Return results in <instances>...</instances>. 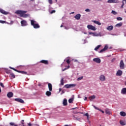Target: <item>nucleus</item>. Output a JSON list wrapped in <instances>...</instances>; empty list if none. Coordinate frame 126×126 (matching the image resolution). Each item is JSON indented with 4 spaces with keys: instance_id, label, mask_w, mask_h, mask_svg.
<instances>
[{
    "instance_id": "obj_63",
    "label": "nucleus",
    "mask_w": 126,
    "mask_h": 126,
    "mask_svg": "<svg viewBox=\"0 0 126 126\" xmlns=\"http://www.w3.org/2000/svg\"><path fill=\"white\" fill-rule=\"evenodd\" d=\"M125 85L126 86V81L125 82Z\"/></svg>"
},
{
    "instance_id": "obj_4",
    "label": "nucleus",
    "mask_w": 126,
    "mask_h": 126,
    "mask_svg": "<svg viewBox=\"0 0 126 126\" xmlns=\"http://www.w3.org/2000/svg\"><path fill=\"white\" fill-rule=\"evenodd\" d=\"M75 86H76V85L74 84H66L65 85L64 87H65V88H71L72 87H75Z\"/></svg>"
},
{
    "instance_id": "obj_56",
    "label": "nucleus",
    "mask_w": 126,
    "mask_h": 126,
    "mask_svg": "<svg viewBox=\"0 0 126 126\" xmlns=\"http://www.w3.org/2000/svg\"><path fill=\"white\" fill-rule=\"evenodd\" d=\"M90 35H91V34H94L93 32H89Z\"/></svg>"
},
{
    "instance_id": "obj_5",
    "label": "nucleus",
    "mask_w": 126,
    "mask_h": 126,
    "mask_svg": "<svg viewBox=\"0 0 126 126\" xmlns=\"http://www.w3.org/2000/svg\"><path fill=\"white\" fill-rule=\"evenodd\" d=\"M87 28L88 29H89L90 30H93V31H95L96 30V28H95V27H94L91 25H88Z\"/></svg>"
},
{
    "instance_id": "obj_31",
    "label": "nucleus",
    "mask_w": 126,
    "mask_h": 126,
    "mask_svg": "<svg viewBox=\"0 0 126 126\" xmlns=\"http://www.w3.org/2000/svg\"><path fill=\"white\" fill-rule=\"evenodd\" d=\"M68 102H69V103H73V98H70V99L68 100Z\"/></svg>"
},
{
    "instance_id": "obj_57",
    "label": "nucleus",
    "mask_w": 126,
    "mask_h": 126,
    "mask_svg": "<svg viewBox=\"0 0 126 126\" xmlns=\"http://www.w3.org/2000/svg\"><path fill=\"white\" fill-rule=\"evenodd\" d=\"M59 91H60V92H61V91H62V88L59 89Z\"/></svg>"
},
{
    "instance_id": "obj_41",
    "label": "nucleus",
    "mask_w": 126,
    "mask_h": 126,
    "mask_svg": "<svg viewBox=\"0 0 126 126\" xmlns=\"http://www.w3.org/2000/svg\"><path fill=\"white\" fill-rule=\"evenodd\" d=\"M0 85L1 87H2V88H4V85L2 83H0Z\"/></svg>"
},
{
    "instance_id": "obj_39",
    "label": "nucleus",
    "mask_w": 126,
    "mask_h": 126,
    "mask_svg": "<svg viewBox=\"0 0 126 126\" xmlns=\"http://www.w3.org/2000/svg\"><path fill=\"white\" fill-rule=\"evenodd\" d=\"M48 2L50 4H53V0H48Z\"/></svg>"
},
{
    "instance_id": "obj_38",
    "label": "nucleus",
    "mask_w": 126,
    "mask_h": 126,
    "mask_svg": "<svg viewBox=\"0 0 126 126\" xmlns=\"http://www.w3.org/2000/svg\"><path fill=\"white\" fill-rule=\"evenodd\" d=\"M81 79H83V76H81V77L78 78L77 80L79 81V80H81Z\"/></svg>"
},
{
    "instance_id": "obj_9",
    "label": "nucleus",
    "mask_w": 126,
    "mask_h": 126,
    "mask_svg": "<svg viewBox=\"0 0 126 126\" xmlns=\"http://www.w3.org/2000/svg\"><path fill=\"white\" fill-rule=\"evenodd\" d=\"M108 3H118L119 1L116 0H107Z\"/></svg>"
},
{
    "instance_id": "obj_12",
    "label": "nucleus",
    "mask_w": 126,
    "mask_h": 126,
    "mask_svg": "<svg viewBox=\"0 0 126 126\" xmlns=\"http://www.w3.org/2000/svg\"><path fill=\"white\" fill-rule=\"evenodd\" d=\"M93 61L96 63H101V59L100 58H94Z\"/></svg>"
},
{
    "instance_id": "obj_22",
    "label": "nucleus",
    "mask_w": 126,
    "mask_h": 126,
    "mask_svg": "<svg viewBox=\"0 0 126 126\" xmlns=\"http://www.w3.org/2000/svg\"><path fill=\"white\" fill-rule=\"evenodd\" d=\"M105 113L106 114V115H111V111L109 109H106Z\"/></svg>"
},
{
    "instance_id": "obj_34",
    "label": "nucleus",
    "mask_w": 126,
    "mask_h": 126,
    "mask_svg": "<svg viewBox=\"0 0 126 126\" xmlns=\"http://www.w3.org/2000/svg\"><path fill=\"white\" fill-rule=\"evenodd\" d=\"M111 13L114 14V15H116V14H118V13L114 10L112 11Z\"/></svg>"
},
{
    "instance_id": "obj_16",
    "label": "nucleus",
    "mask_w": 126,
    "mask_h": 126,
    "mask_svg": "<svg viewBox=\"0 0 126 126\" xmlns=\"http://www.w3.org/2000/svg\"><path fill=\"white\" fill-rule=\"evenodd\" d=\"M0 13L4 14L5 15H6L7 14H8V12H6L1 8H0Z\"/></svg>"
},
{
    "instance_id": "obj_64",
    "label": "nucleus",
    "mask_w": 126,
    "mask_h": 126,
    "mask_svg": "<svg viewBox=\"0 0 126 126\" xmlns=\"http://www.w3.org/2000/svg\"><path fill=\"white\" fill-rule=\"evenodd\" d=\"M33 0H31V1H33Z\"/></svg>"
},
{
    "instance_id": "obj_58",
    "label": "nucleus",
    "mask_w": 126,
    "mask_h": 126,
    "mask_svg": "<svg viewBox=\"0 0 126 126\" xmlns=\"http://www.w3.org/2000/svg\"><path fill=\"white\" fill-rule=\"evenodd\" d=\"M69 67H70V66H69V65H68L67 69V68H69Z\"/></svg>"
},
{
    "instance_id": "obj_26",
    "label": "nucleus",
    "mask_w": 126,
    "mask_h": 126,
    "mask_svg": "<svg viewBox=\"0 0 126 126\" xmlns=\"http://www.w3.org/2000/svg\"><path fill=\"white\" fill-rule=\"evenodd\" d=\"M46 95L47 96H51V95H52V93L50 91H47L46 92Z\"/></svg>"
},
{
    "instance_id": "obj_29",
    "label": "nucleus",
    "mask_w": 126,
    "mask_h": 126,
    "mask_svg": "<svg viewBox=\"0 0 126 126\" xmlns=\"http://www.w3.org/2000/svg\"><path fill=\"white\" fill-rule=\"evenodd\" d=\"M120 124L121 125V126H126V123H125V122L122 120L120 121Z\"/></svg>"
},
{
    "instance_id": "obj_28",
    "label": "nucleus",
    "mask_w": 126,
    "mask_h": 126,
    "mask_svg": "<svg viewBox=\"0 0 126 126\" xmlns=\"http://www.w3.org/2000/svg\"><path fill=\"white\" fill-rule=\"evenodd\" d=\"M95 98H96V96L94 95L91 96H90L89 97V99H90V100H91V99L93 100V99H95Z\"/></svg>"
},
{
    "instance_id": "obj_59",
    "label": "nucleus",
    "mask_w": 126,
    "mask_h": 126,
    "mask_svg": "<svg viewBox=\"0 0 126 126\" xmlns=\"http://www.w3.org/2000/svg\"><path fill=\"white\" fill-rule=\"evenodd\" d=\"M75 109H76V108H72V110H75Z\"/></svg>"
},
{
    "instance_id": "obj_7",
    "label": "nucleus",
    "mask_w": 126,
    "mask_h": 126,
    "mask_svg": "<svg viewBox=\"0 0 126 126\" xmlns=\"http://www.w3.org/2000/svg\"><path fill=\"white\" fill-rule=\"evenodd\" d=\"M14 100L19 103H21L22 104H24V100L21 98H15Z\"/></svg>"
},
{
    "instance_id": "obj_36",
    "label": "nucleus",
    "mask_w": 126,
    "mask_h": 126,
    "mask_svg": "<svg viewBox=\"0 0 126 126\" xmlns=\"http://www.w3.org/2000/svg\"><path fill=\"white\" fill-rule=\"evenodd\" d=\"M74 118L75 119V120H77V121H79L80 120V118H77L75 115H74Z\"/></svg>"
},
{
    "instance_id": "obj_43",
    "label": "nucleus",
    "mask_w": 126,
    "mask_h": 126,
    "mask_svg": "<svg viewBox=\"0 0 126 126\" xmlns=\"http://www.w3.org/2000/svg\"><path fill=\"white\" fill-rule=\"evenodd\" d=\"M56 12V11L55 10H53L50 12L51 14H53V13H55Z\"/></svg>"
},
{
    "instance_id": "obj_50",
    "label": "nucleus",
    "mask_w": 126,
    "mask_h": 126,
    "mask_svg": "<svg viewBox=\"0 0 126 126\" xmlns=\"http://www.w3.org/2000/svg\"><path fill=\"white\" fill-rule=\"evenodd\" d=\"M66 69H67V68H65L64 69H63L62 71H64V70H66Z\"/></svg>"
},
{
    "instance_id": "obj_60",
    "label": "nucleus",
    "mask_w": 126,
    "mask_h": 126,
    "mask_svg": "<svg viewBox=\"0 0 126 126\" xmlns=\"http://www.w3.org/2000/svg\"><path fill=\"white\" fill-rule=\"evenodd\" d=\"M80 114H83V112H78Z\"/></svg>"
},
{
    "instance_id": "obj_47",
    "label": "nucleus",
    "mask_w": 126,
    "mask_h": 126,
    "mask_svg": "<svg viewBox=\"0 0 126 126\" xmlns=\"http://www.w3.org/2000/svg\"><path fill=\"white\" fill-rule=\"evenodd\" d=\"M89 116V115L88 114V113H86V114H85L84 115V117H87V116Z\"/></svg>"
},
{
    "instance_id": "obj_35",
    "label": "nucleus",
    "mask_w": 126,
    "mask_h": 126,
    "mask_svg": "<svg viewBox=\"0 0 126 126\" xmlns=\"http://www.w3.org/2000/svg\"><path fill=\"white\" fill-rule=\"evenodd\" d=\"M10 125L11 126H18V125H16L15 124H14V123H12V122L10 123Z\"/></svg>"
},
{
    "instance_id": "obj_32",
    "label": "nucleus",
    "mask_w": 126,
    "mask_h": 126,
    "mask_svg": "<svg viewBox=\"0 0 126 126\" xmlns=\"http://www.w3.org/2000/svg\"><path fill=\"white\" fill-rule=\"evenodd\" d=\"M10 75H11V77H12V78H15V75L13 73H11Z\"/></svg>"
},
{
    "instance_id": "obj_10",
    "label": "nucleus",
    "mask_w": 126,
    "mask_h": 126,
    "mask_svg": "<svg viewBox=\"0 0 126 126\" xmlns=\"http://www.w3.org/2000/svg\"><path fill=\"white\" fill-rule=\"evenodd\" d=\"M99 80H100V81H105V80H106V77H105L104 75H101L99 76Z\"/></svg>"
},
{
    "instance_id": "obj_21",
    "label": "nucleus",
    "mask_w": 126,
    "mask_h": 126,
    "mask_svg": "<svg viewBox=\"0 0 126 126\" xmlns=\"http://www.w3.org/2000/svg\"><path fill=\"white\" fill-rule=\"evenodd\" d=\"M120 115L122 116V117H126V112H124V111H121L120 113Z\"/></svg>"
},
{
    "instance_id": "obj_27",
    "label": "nucleus",
    "mask_w": 126,
    "mask_h": 126,
    "mask_svg": "<svg viewBox=\"0 0 126 126\" xmlns=\"http://www.w3.org/2000/svg\"><path fill=\"white\" fill-rule=\"evenodd\" d=\"M101 45H99L97 46H96L95 48H94V51H98V50H99V49H100V47H101Z\"/></svg>"
},
{
    "instance_id": "obj_61",
    "label": "nucleus",
    "mask_w": 126,
    "mask_h": 126,
    "mask_svg": "<svg viewBox=\"0 0 126 126\" xmlns=\"http://www.w3.org/2000/svg\"><path fill=\"white\" fill-rule=\"evenodd\" d=\"M63 25H61V28H62V27H63Z\"/></svg>"
},
{
    "instance_id": "obj_51",
    "label": "nucleus",
    "mask_w": 126,
    "mask_h": 126,
    "mask_svg": "<svg viewBox=\"0 0 126 126\" xmlns=\"http://www.w3.org/2000/svg\"><path fill=\"white\" fill-rule=\"evenodd\" d=\"M28 125L29 126H32V124H31V123H29Z\"/></svg>"
},
{
    "instance_id": "obj_46",
    "label": "nucleus",
    "mask_w": 126,
    "mask_h": 126,
    "mask_svg": "<svg viewBox=\"0 0 126 126\" xmlns=\"http://www.w3.org/2000/svg\"><path fill=\"white\" fill-rule=\"evenodd\" d=\"M21 124H22V125H23V126H24V120L21 121Z\"/></svg>"
},
{
    "instance_id": "obj_49",
    "label": "nucleus",
    "mask_w": 126,
    "mask_h": 126,
    "mask_svg": "<svg viewBox=\"0 0 126 126\" xmlns=\"http://www.w3.org/2000/svg\"><path fill=\"white\" fill-rule=\"evenodd\" d=\"M100 111L101 113H102L103 114H104L105 113V112H104V111L100 109V110H99Z\"/></svg>"
},
{
    "instance_id": "obj_17",
    "label": "nucleus",
    "mask_w": 126,
    "mask_h": 126,
    "mask_svg": "<svg viewBox=\"0 0 126 126\" xmlns=\"http://www.w3.org/2000/svg\"><path fill=\"white\" fill-rule=\"evenodd\" d=\"M80 17H81V15H80V14H77L74 16V18L77 20H79V19H80Z\"/></svg>"
},
{
    "instance_id": "obj_2",
    "label": "nucleus",
    "mask_w": 126,
    "mask_h": 126,
    "mask_svg": "<svg viewBox=\"0 0 126 126\" xmlns=\"http://www.w3.org/2000/svg\"><path fill=\"white\" fill-rule=\"evenodd\" d=\"M31 24L34 29H38L40 27L39 24H37V22L33 20H31Z\"/></svg>"
},
{
    "instance_id": "obj_45",
    "label": "nucleus",
    "mask_w": 126,
    "mask_h": 126,
    "mask_svg": "<svg viewBox=\"0 0 126 126\" xmlns=\"http://www.w3.org/2000/svg\"><path fill=\"white\" fill-rule=\"evenodd\" d=\"M85 11H86V12H90V9L87 8V9H86L85 10Z\"/></svg>"
},
{
    "instance_id": "obj_24",
    "label": "nucleus",
    "mask_w": 126,
    "mask_h": 126,
    "mask_svg": "<svg viewBox=\"0 0 126 126\" xmlns=\"http://www.w3.org/2000/svg\"><path fill=\"white\" fill-rule=\"evenodd\" d=\"M115 26L116 27H121L123 26V23L120 22V23L116 24Z\"/></svg>"
},
{
    "instance_id": "obj_62",
    "label": "nucleus",
    "mask_w": 126,
    "mask_h": 126,
    "mask_svg": "<svg viewBox=\"0 0 126 126\" xmlns=\"http://www.w3.org/2000/svg\"><path fill=\"white\" fill-rule=\"evenodd\" d=\"M1 92V89L0 88V93Z\"/></svg>"
},
{
    "instance_id": "obj_42",
    "label": "nucleus",
    "mask_w": 126,
    "mask_h": 126,
    "mask_svg": "<svg viewBox=\"0 0 126 126\" xmlns=\"http://www.w3.org/2000/svg\"><path fill=\"white\" fill-rule=\"evenodd\" d=\"M66 62L68 64H69V63H70V61H69V59H68L66 61Z\"/></svg>"
},
{
    "instance_id": "obj_6",
    "label": "nucleus",
    "mask_w": 126,
    "mask_h": 126,
    "mask_svg": "<svg viewBox=\"0 0 126 126\" xmlns=\"http://www.w3.org/2000/svg\"><path fill=\"white\" fill-rule=\"evenodd\" d=\"M120 67L122 69H124L125 68V63H124V61L121 60L120 63Z\"/></svg>"
},
{
    "instance_id": "obj_13",
    "label": "nucleus",
    "mask_w": 126,
    "mask_h": 126,
    "mask_svg": "<svg viewBox=\"0 0 126 126\" xmlns=\"http://www.w3.org/2000/svg\"><path fill=\"white\" fill-rule=\"evenodd\" d=\"M7 97H8V98H12V97H13V93L11 92L8 93L7 94Z\"/></svg>"
},
{
    "instance_id": "obj_52",
    "label": "nucleus",
    "mask_w": 126,
    "mask_h": 126,
    "mask_svg": "<svg viewBox=\"0 0 126 126\" xmlns=\"http://www.w3.org/2000/svg\"><path fill=\"white\" fill-rule=\"evenodd\" d=\"M84 100L85 101H87V97H85Z\"/></svg>"
},
{
    "instance_id": "obj_15",
    "label": "nucleus",
    "mask_w": 126,
    "mask_h": 126,
    "mask_svg": "<svg viewBox=\"0 0 126 126\" xmlns=\"http://www.w3.org/2000/svg\"><path fill=\"white\" fill-rule=\"evenodd\" d=\"M41 63H44V64H49V61L48 60H41L40 61Z\"/></svg>"
},
{
    "instance_id": "obj_3",
    "label": "nucleus",
    "mask_w": 126,
    "mask_h": 126,
    "mask_svg": "<svg viewBox=\"0 0 126 126\" xmlns=\"http://www.w3.org/2000/svg\"><path fill=\"white\" fill-rule=\"evenodd\" d=\"M9 68L10 69H13V70H14V71H16L17 72H19V73H22V74H27V72L24 71H19L13 67H9Z\"/></svg>"
},
{
    "instance_id": "obj_14",
    "label": "nucleus",
    "mask_w": 126,
    "mask_h": 126,
    "mask_svg": "<svg viewBox=\"0 0 126 126\" xmlns=\"http://www.w3.org/2000/svg\"><path fill=\"white\" fill-rule=\"evenodd\" d=\"M123 74V71L121 70H118L116 73V75L117 76H121Z\"/></svg>"
},
{
    "instance_id": "obj_1",
    "label": "nucleus",
    "mask_w": 126,
    "mask_h": 126,
    "mask_svg": "<svg viewBox=\"0 0 126 126\" xmlns=\"http://www.w3.org/2000/svg\"><path fill=\"white\" fill-rule=\"evenodd\" d=\"M27 13V11H22V10H17L15 12V13H16V14H20L21 17H26L27 16V14H25V13Z\"/></svg>"
},
{
    "instance_id": "obj_53",
    "label": "nucleus",
    "mask_w": 126,
    "mask_h": 126,
    "mask_svg": "<svg viewBox=\"0 0 126 126\" xmlns=\"http://www.w3.org/2000/svg\"><path fill=\"white\" fill-rule=\"evenodd\" d=\"M87 118L88 121H89V115H88V116H87Z\"/></svg>"
},
{
    "instance_id": "obj_20",
    "label": "nucleus",
    "mask_w": 126,
    "mask_h": 126,
    "mask_svg": "<svg viewBox=\"0 0 126 126\" xmlns=\"http://www.w3.org/2000/svg\"><path fill=\"white\" fill-rule=\"evenodd\" d=\"M114 29V27L113 26H108L107 28V30H108V31H112Z\"/></svg>"
},
{
    "instance_id": "obj_11",
    "label": "nucleus",
    "mask_w": 126,
    "mask_h": 126,
    "mask_svg": "<svg viewBox=\"0 0 126 126\" xmlns=\"http://www.w3.org/2000/svg\"><path fill=\"white\" fill-rule=\"evenodd\" d=\"M108 46L107 45H105L104 48H103L102 49H101L99 53H103V52H105V51H107V50H108Z\"/></svg>"
},
{
    "instance_id": "obj_37",
    "label": "nucleus",
    "mask_w": 126,
    "mask_h": 126,
    "mask_svg": "<svg viewBox=\"0 0 126 126\" xmlns=\"http://www.w3.org/2000/svg\"><path fill=\"white\" fill-rule=\"evenodd\" d=\"M94 109H95V110H97L98 111H101V109H100V108H99L95 106H94Z\"/></svg>"
},
{
    "instance_id": "obj_30",
    "label": "nucleus",
    "mask_w": 126,
    "mask_h": 126,
    "mask_svg": "<svg viewBox=\"0 0 126 126\" xmlns=\"http://www.w3.org/2000/svg\"><path fill=\"white\" fill-rule=\"evenodd\" d=\"M64 84V82H63V78H62L61 80V85H63Z\"/></svg>"
},
{
    "instance_id": "obj_40",
    "label": "nucleus",
    "mask_w": 126,
    "mask_h": 126,
    "mask_svg": "<svg viewBox=\"0 0 126 126\" xmlns=\"http://www.w3.org/2000/svg\"><path fill=\"white\" fill-rule=\"evenodd\" d=\"M5 22V21L0 20V23H1L2 24H4Z\"/></svg>"
},
{
    "instance_id": "obj_19",
    "label": "nucleus",
    "mask_w": 126,
    "mask_h": 126,
    "mask_svg": "<svg viewBox=\"0 0 126 126\" xmlns=\"http://www.w3.org/2000/svg\"><path fill=\"white\" fill-rule=\"evenodd\" d=\"M48 85L49 91H52L53 90V87L52 86V84L48 83Z\"/></svg>"
},
{
    "instance_id": "obj_23",
    "label": "nucleus",
    "mask_w": 126,
    "mask_h": 126,
    "mask_svg": "<svg viewBox=\"0 0 126 126\" xmlns=\"http://www.w3.org/2000/svg\"><path fill=\"white\" fill-rule=\"evenodd\" d=\"M63 106H66L67 105V100L66 99H64L63 101Z\"/></svg>"
},
{
    "instance_id": "obj_54",
    "label": "nucleus",
    "mask_w": 126,
    "mask_h": 126,
    "mask_svg": "<svg viewBox=\"0 0 126 126\" xmlns=\"http://www.w3.org/2000/svg\"><path fill=\"white\" fill-rule=\"evenodd\" d=\"M64 126H71V125H64Z\"/></svg>"
},
{
    "instance_id": "obj_8",
    "label": "nucleus",
    "mask_w": 126,
    "mask_h": 126,
    "mask_svg": "<svg viewBox=\"0 0 126 126\" xmlns=\"http://www.w3.org/2000/svg\"><path fill=\"white\" fill-rule=\"evenodd\" d=\"M21 24L22 25V26H27V25H28V24H27V21H26V20H23L22 21H21Z\"/></svg>"
},
{
    "instance_id": "obj_25",
    "label": "nucleus",
    "mask_w": 126,
    "mask_h": 126,
    "mask_svg": "<svg viewBox=\"0 0 126 126\" xmlns=\"http://www.w3.org/2000/svg\"><path fill=\"white\" fill-rule=\"evenodd\" d=\"M93 22L94 23H95V24H97V25H101V23L97 21H93Z\"/></svg>"
},
{
    "instance_id": "obj_44",
    "label": "nucleus",
    "mask_w": 126,
    "mask_h": 126,
    "mask_svg": "<svg viewBox=\"0 0 126 126\" xmlns=\"http://www.w3.org/2000/svg\"><path fill=\"white\" fill-rule=\"evenodd\" d=\"M124 5H125V2H122V5L121 6V8H124Z\"/></svg>"
},
{
    "instance_id": "obj_48",
    "label": "nucleus",
    "mask_w": 126,
    "mask_h": 126,
    "mask_svg": "<svg viewBox=\"0 0 126 126\" xmlns=\"http://www.w3.org/2000/svg\"><path fill=\"white\" fill-rule=\"evenodd\" d=\"M10 71H11V70H8L6 71V73H7V74H9V73H10Z\"/></svg>"
},
{
    "instance_id": "obj_18",
    "label": "nucleus",
    "mask_w": 126,
    "mask_h": 126,
    "mask_svg": "<svg viewBox=\"0 0 126 126\" xmlns=\"http://www.w3.org/2000/svg\"><path fill=\"white\" fill-rule=\"evenodd\" d=\"M121 94H126V88H124L122 89Z\"/></svg>"
},
{
    "instance_id": "obj_33",
    "label": "nucleus",
    "mask_w": 126,
    "mask_h": 126,
    "mask_svg": "<svg viewBox=\"0 0 126 126\" xmlns=\"http://www.w3.org/2000/svg\"><path fill=\"white\" fill-rule=\"evenodd\" d=\"M117 20H118V21H122L123 20V18L122 17H117Z\"/></svg>"
},
{
    "instance_id": "obj_55",
    "label": "nucleus",
    "mask_w": 126,
    "mask_h": 126,
    "mask_svg": "<svg viewBox=\"0 0 126 126\" xmlns=\"http://www.w3.org/2000/svg\"><path fill=\"white\" fill-rule=\"evenodd\" d=\"M124 1H125V3L126 4V0H123L122 2H124Z\"/></svg>"
}]
</instances>
